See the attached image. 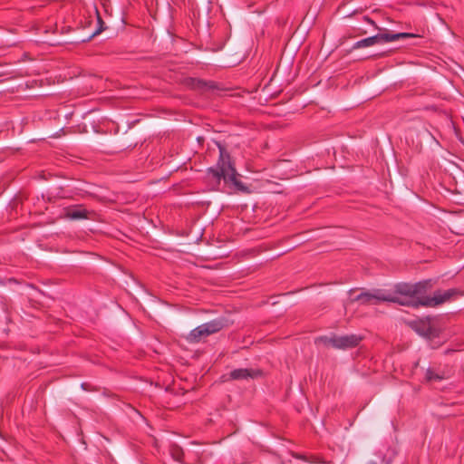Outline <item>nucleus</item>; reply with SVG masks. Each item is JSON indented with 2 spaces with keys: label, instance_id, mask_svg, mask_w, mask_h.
Returning a JSON list of instances; mask_svg holds the SVG:
<instances>
[{
  "label": "nucleus",
  "instance_id": "16",
  "mask_svg": "<svg viewBox=\"0 0 464 464\" xmlns=\"http://www.w3.org/2000/svg\"><path fill=\"white\" fill-rule=\"evenodd\" d=\"M394 452L392 451V455L387 459L385 456L382 458V462L384 464H391L392 462Z\"/></svg>",
  "mask_w": 464,
  "mask_h": 464
},
{
  "label": "nucleus",
  "instance_id": "8",
  "mask_svg": "<svg viewBox=\"0 0 464 464\" xmlns=\"http://www.w3.org/2000/svg\"><path fill=\"white\" fill-rule=\"evenodd\" d=\"M202 324L205 326L209 336L227 327L228 321L224 317H218Z\"/></svg>",
  "mask_w": 464,
  "mask_h": 464
},
{
  "label": "nucleus",
  "instance_id": "14",
  "mask_svg": "<svg viewBox=\"0 0 464 464\" xmlns=\"http://www.w3.org/2000/svg\"><path fill=\"white\" fill-rule=\"evenodd\" d=\"M450 123L452 125V128L454 130V132H455L457 138L459 139L460 143L464 146V132H462L460 130V129L456 125V123L454 121H451Z\"/></svg>",
  "mask_w": 464,
  "mask_h": 464
},
{
  "label": "nucleus",
  "instance_id": "18",
  "mask_svg": "<svg viewBox=\"0 0 464 464\" xmlns=\"http://www.w3.org/2000/svg\"><path fill=\"white\" fill-rule=\"evenodd\" d=\"M365 21H367L368 23L372 24H374L373 21H372L369 17H364Z\"/></svg>",
  "mask_w": 464,
  "mask_h": 464
},
{
  "label": "nucleus",
  "instance_id": "6",
  "mask_svg": "<svg viewBox=\"0 0 464 464\" xmlns=\"http://www.w3.org/2000/svg\"><path fill=\"white\" fill-rule=\"evenodd\" d=\"M91 211L87 210L83 205H74L63 209V217L71 220L89 219Z\"/></svg>",
  "mask_w": 464,
  "mask_h": 464
},
{
  "label": "nucleus",
  "instance_id": "20",
  "mask_svg": "<svg viewBox=\"0 0 464 464\" xmlns=\"http://www.w3.org/2000/svg\"><path fill=\"white\" fill-rule=\"evenodd\" d=\"M367 464H377L375 461H369Z\"/></svg>",
  "mask_w": 464,
  "mask_h": 464
},
{
  "label": "nucleus",
  "instance_id": "4",
  "mask_svg": "<svg viewBox=\"0 0 464 464\" xmlns=\"http://www.w3.org/2000/svg\"><path fill=\"white\" fill-rule=\"evenodd\" d=\"M353 301L360 302L363 305H376L381 302H392L400 304H409V303L403 302L401 297L395 296L394 295L382 289H374L372 292H362L356 295Z\"/></svg>",
  "mask_w": 464,
  "mask_h": 464
},
{
  "label": "nucleus",
  "instance_id": "21",
  "mask_svg": "<svg viewBox=\"0 0 464 464\" xmlns=\"http://www.w3.org/2000/svg\"><path fill=\"white\" fill-rule=\"evenodd\" d=\"M100 32H101V30H99V31L95 32V33L93 34V35L98 34Z\"/></svg>",
  "mask_w": 464,
  "mask_h": 464
},
{
  "label": "nucleus",
  "instance_id": "19",
  "mask_svg": "<svg viewBox=\"0 0 464 464\" xmlns=\"http://www.w3.org/2000/svg\"><path fill=\"white\" fill-rule=\"evenodd\" d=\"M428 110H429L430 112H434V113H435V112H437V110H436V108H434V107L429 108Z\"/></svg>",
  "mask_w": 464,
  "mask_h": 464
},
{
  "label": "nucleus",
  "instance_id": "15",
  "mask_svg": "<svg viewBox=\"0 0 464 464\" xmlns=\"http://www.w3.org/2000/svg\"><path fill=\"white\" fill-rule=\"evenodd\" d=\"M420 334L429 336L431 334V328L430 325L423 324V329L417 330Z\"/></svg>",
  "mask_w": 464,
  "mask_h": 464
},
{
  "label": "nucleus",
  "instance_id": "5",
  "mask_svg": "<svg viewBox=\"0 0 464 464\" xmlns=\"http://www.w3.org/2000/svg\"><path fill=\"white\" fill-rule=\"evenodd\" d=\"M363 337L360 334H346V335H335L333 336H321L316 339V343L320 342L325 345L332 346L338 350H346L357 347L362 341Z\"/></svg>",
  "mask_w": 464,
  "mask_h": 464
},
{
  "label": "nucleus",
  "instance_id": "11",
  "mask_svg": "<svg viewBox=\"0 0 464 464\" xmlns=\"http://www.w3.org/2000/svg\"><path fill=\"white\" fill-rule=\"evenodd\" d=\"M414 284L411 283H398L394 285L395 294L404 295L413 299Z\"/></svg>",
  "mask_w": 464,
  "mask_h": 464
},
{
  "label": "nucleus",
  "instance_id": "1",
  "mask_svg": "<svg viewBox=\"0 0 464 464\" xmlns=\"http://www.w3.org/2000/svg\"><path fill=\"white\" fill-rule=\"evenodd\" d=\"M433 283L431 279L422 280L414 284L413 299L403 300L409 303L408 306L419 307H436L450 300L458 295V290L450 288L445 291H435L432 296H427L426 294L432 288Z\"/></svg>",
  "mask_w": 464,
  "mask_h": 464
},
{
  "label": "nucleus",
  "instance_id": "7",
  "mask_svg": "<svg viewBox=\"0 0 464 464\" xmlns=\"http://www.w3.org/2000/svg\"><path fill=\"white\" fill-rule=\"evenodd\" d=\"M261 375L262 372L258 369L239 368L231 371L227 380L239 381L256 379Z\"/></svg>",
  "mask_w": 464,
  "mask_h": 464
},
{
  "label": "nucleus",
  "instance_id": "3",
  "mask_svg": "<svg viewBox=\"0 0 464 464\" xmlns=\"http://www.w3.org/2000/svg\"><path fill=\"white\" fill-rule=\"evenodd\" d=\"M182 84L201 95L217 94L228 92L229 89L214 81H205L198 78L188 77L182 81Z\"/></svg>",
  "mask_w": 464,
  "mask_h": 464
},
{
  "label": "nucleus",
  "instance_id": "2",
  "mask_svg": "<svg viewBox=\"0 0 464 464\" xmlns=\"http://www.w3.org/2000/svg\"><path fill=\"white\" fill-rule=\"evenodd\" d=\"M206 179L208 183L217 188L221 179L232 183L238 190L246 191V187L237 179V173L231 163L230 155L224 148L219 147V158L216 167L207 169Z\"/></svg>",
  "mask_w": 464,
  "mask_h": 464
},
{
  "label": "nucleus",
  "instance_id": "9",
  "mask_svg": "<svg viewBox=\"0 0 464 464\" xmlns=\"http://www.w3.org/2000/svg\"><path fill=\"white\" fill-rule=\"evenodd\" d=\"M378 37V44L380 43H389V42H394L404 38H410L414 37L415 35L409 33H398V34H392L389 32L382 33L376 34Z\"/></svg>",
  "mask_w": 464,
  "mask_h": 464
},
{
  "label": "nucleus",
  "instance_id": "12",
  "mask_svg": "<svg viewBox=\"0 0 464 464\" xmlns=\"http://www.w3.org/2000/svg\"><path fill=\"white\" fill-rule=\"evenodd\" d=\"M378 44V37L376 35L360 40L353 45V49L364 48Z\"/></svg>",
  "mask_w": 464,
  "mask_h": 464
},
{
  "label": "nucleus",
  "instance_id": "17",
  "mask_svg": "<svg viewBox=\"0 0 464 464\" xmlns=\"http://www.w3.org/2000/svg\"><path fill=\"white\" fill-rule=\"evenodd\" d=\"M89 386L90 384L87 383V382H82L81 387L84 390V391H89Z\"/></svg>",
  "mask_w": 464,
  "mask_h": 464
},
{
  "label": "nucleus",
  "instance_id": "13",
  "mask_svg": "<svg viewBox=\"0 0 464 464\" xmlns=\"http://www.w3.org/2000/svg\"><path fill=\"white\" fill-rule=\"evenodd\" d=\"M425 379L428 382H432V381H441L444 379V377H443V375L435 372L431 368H429L426 371Z\"/></svg>",
  "mask_w": 464,
  "mask_h": 464
},
{
  "label": "nucleus",
  "instance_id": "10",
  "mask_svg": "<svg viewBox=\"0 0 464 464\" xmlns=\"http://www.w3.org/2000/svg\"><path fill=\"white\" fill-rule=\"evenodd\" d=\"M208 332L203 324L198 325L189 332L187 341L191 343H199L203 338L208 337Z\"/></svg>",
  "mask_w": 464,
  "mask_h": 464
}]
</instances>
